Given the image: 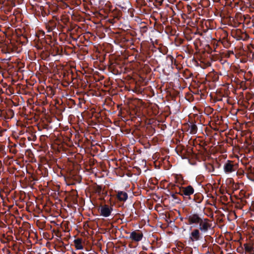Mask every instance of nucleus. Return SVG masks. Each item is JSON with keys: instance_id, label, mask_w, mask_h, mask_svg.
<instances>
[{"instance_id": "obj_5", "label": "nucleus", "mask_w": 254, "mask_h": 254, "mask_svg": "<svg viewBox=\"0 0 254 254\" xmlns=\"http://www.w3.org/2000/svg\"><path fill=\"white\" fill-rule=\"evenodd\" d=\"M194 192V190L192 187L190 186L187 187L183 188L181 190V193L183 195L186 196H189Z\"/></svg>"}, {"instance_id": "obj_1", "label": "nucleus", "mask_w": 254, "mask_h": 254, "mask_svg": "<svg viewBox=\"0 0 254 254\" xmlns=\"http://www.w3.org/2000/svg\"><path fill=\"white\" fill-rule=\"evenodd\" d=\"M201 238V235L198 229H193L190 233L189 239L191 242H195Z\"/></svg>"}, {"instance_id": "obj_7", "label": "nucleus", "mask_w": 254, "mask_h": 254, "mask_svg": "<svg viewBox=\"0 0 254 254\" xmlns=\"http://www.w3.org/2000/svg\"><path fill=\"white\" fill-rule=\"evenodd\" d=\"M111 212L110 208L107 205H104L100 208L101 215L104 217H108L110 215Z\"/></svg>"}, {"instance_id": "obj_8", "label": "nucleus", "mask_w": 254, "mask_h": 254, "mask_svg": "<svg viewBox=\"0 0 254 254\" xmlns=\"http://www.w3.org/2000/svg\"><path fill=\"white\" fill-rule=\"evenodd\" d=\"M118 198L120 200L125 201L127 198V194L126 192L120 191L118 193Z\"/></svg>"}, {"instance_id": "obj_6", "label": "nucleus", "mask_w": 254, "mask_h": 254, "mask_svg": "<svg viewBox=\"0 0 254 254\" xmlns=\"http://www.w3.org/2000/svg\"><path fill=\"white\" fill-rule=\"evenodd\" d=\"M224 169L226 173H230L235 171V167L230 161H228L224 166Z\"/></svg>"}, {"instance_id": "obj_3", "label": "nucleus", "mask_w": 254, "mask_h": 254, "mask_svg": "<svg viewBox=\"0 0 254 254\" xmlns=\"http://www.w3.org/2000/svg\"><path fill=\"white\" fill-rule=\"evenodd\" d=\"M189 224H199L201 218L197 214H191L188 216Z\"/></svg>"}, {"instance_id": "obj_2", "label": "nucleus", "mask_w": 254, "mask_h": 254, "mask_svg": "<svg viewBox=\"0 0 254 254\" xmlns=\"http://www.w3.org/2000/svg\"><path fill=\"white\" fill-rule=\"evenodd\" d=\"M199 229L202 232H206L210 227L208 220L206 219H201L199 223Z\"/></svg>"}, {"instance_id": "obj_10", "label": "nucleus", "mask_w": 254, "mask_h": 254, "mask_svg": "<svg viewBox=\"0 0 254 254\" xmlns=\"http://www.w3.org/2000/svg\"><path fill=\"white\" fill-rule=\"evenodd\" d=\"M245 249L247 251H250L251 250V248L248 246L245 247Z\"/></svg>"}, {"instance_id": "obj_9", "label": "nucleus", "mask_w": 254, "mask_h": 254, "mask_svg": "<svg viewBox=\"0 0 254 254\" xmlns=\"http://www.w3.org/2000/svg\"><path fill=\"white\" fill-rule=\"evenodd\" d=\"M74 244L76 248L78 250L82 249L83 247L81 245V240L79 239H76L74 241Z\"/></svg>"}, {"instance_id": "obj_4", "label": "nucleus", "mask_w": 254, "mask_h": 254, "mask_svg": "<svg viewBox=\"0 0 254 254\" xmlns=\"http://www.w3.org/2000/svg\"><path fill=\"white\" fill-rule=\"evenodd\" d=\"M143 237L142 233L138 231H133L130 234L129 238L133 241H139Z\"/></svg>"}]
</instances>
